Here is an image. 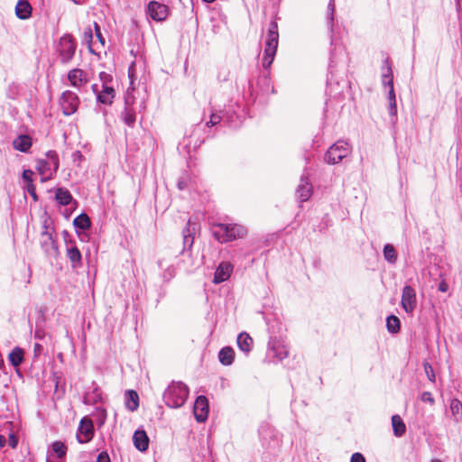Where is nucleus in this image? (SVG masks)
<instances>
[{
  "label": "nucleus",
  "mask_w": 462,
  "mask_h": 462,
  "mask_svg": "<svg viewBox=\"0 0 462 462\" xmlns=\"http://www.w3.org/2000/svg\"><path fill=\"white\" fill-rule=\"evenodd\" d=\"M52 450L59 458H62L67 452L65 444L61 441H55L52 443Z\"/></svg>",
  "instance_id": "36"
},
{
  "label": "nucleus",
  "mask_w": 462,
  "mask_h": 462,
  "mask_svg": "<svg viewBox=\"0 0 462 462\" xmlns=\"http://www.w3.org/2000/svg\"><path fill=\"white\" fill-rule=\"evenodd\" d=\"M233 272V265L228 262H222L217 267L213 282L216 284L226 282L229 279L231 273Z\"/></svg>",
  "instance_id": "18"
},
{
  "label": "nucleus",
  "mask_w": 462,
  "mask_h": 462,
  "mask_svg": "<svg viewBox=\"0 0 462 462\" xmlns=\"http://www.w3.org/2000/svg\"><path fill=\"white\" fill-rule=\"evenodd\" d=\"M235 351L230 346L223 347L218 353L219 362L224 365H230L234 362Z\"/></svg>",
  "instance_id": "25"
},
{
  "label": "nucleus",
  "mask_w": 462,
  "mask_h": 462,
  "mask_svg": "<svg viewBox=\"0 0 462 462\" xmlns=\"http://www.w3.org/2000/svg\"><path fill=\"white\" fill-rule=\"evenodd\" d=\"M145 109V102L143 99L136 100L133 91L128 88L125 96V108L121 112V119L130 127H134L136 122V113H141Z\"/></svg>",
  "instance_id": "2"
},
{
  "label": "nucleus",
  "mask_w": 462,
  "mask_h": 462,
  "mask_svg": "<svg viewBox=\"0 0 462 462\" xmlns=\"http://www.w3.org/2000/svg\"><path fill=\"white\" fill-rule=\"evenodd\" d=\"M351 152V146L347 142L339 140L331 145L325 154V161L329 164L340 162Z\"/></svg>",
  "instance_id": "6"
},
{
  "label": "nucleus",
  "mask_w": 462,
  "mask_h": 462,
  "mask_svg": "<svg viewBox=\"0 0 462 462\" xmlns=\"http://www.w3.org/2000/svg\"><path fill=\"white\" fill-rule=\"evenodd\" d=\"M41 245L43 251L48 254H58V246L52 237L51 233L45 226V230L41 234Z\"/></svg>",
  "instance_id": "16"
},
{
  "label": "nucleus",
  "mask_w": 462,
  "mask_h": 462,
  "mask_svg": "<svg viewBox=\"0 0 462 462\" xmlns=\"http://www.w3.org/2000/svg\"><path fill=\"white\" fill-rule=\"evenodd\" d=\"M99 79L102 82V88H104V86H112L113 77L109 73L105 71L100 72Z\"/></svg>",
  "instance_id": "39"
},
{
  "label": "nucleus",
  "mask_w": 462,
  "mask_h": 462,
  "mask_svg": "<svg viewBox=\"0 0 462 462\" xmlns=\"http://www.w3.org/2000/svg\"><path fill=\"white\" fill-rule=\"evenodd\" d=\"M450 411L453 415H460L462 414V403L458 399H452L450 401Z\"/></svg>",
  "instance_id": "37"
},
{
  "label": "nucleus",
  "mask_w": 462,
  "mask_h": 462,
  "mask_svg": "<svg viewBox=\"0 0 462 462\" xmlns=\"http://www.w3.org/2000/svg\"><path fill=\"white\" fill-rule=\"evenodd\" d=\"M73 223L76 227L80 228L82 230L88 229L91 225L90 219L86 214H80L79 216L75 217Z\"/></svg>",
  "instance_id": "33"
},
{
  "label": "nucleus",
  "mask_w": 462,
  "mask_h": 462,
  "mask_svg": "<svg viewBox=\"0 0 462 462\" xmlns=\"http://www.w3.org/2000/svg\"><path fill=\"white\" fill-rule=\"evenodd\" d=\"M66 255L69 258L73 269H78L82 266L81 253L79 249L71 242L67 244Z\"/></svg>",
  "instance_id": "19"
},
{
  "label": "nucleus",
  "mask_w": 462,
  "mask_h": 462,
  "mask_svg": "<svg viewBox=\"0 0 462 462\" xmlns=\"http://www.w3.org/2000/svg\"><path fill=\"white\" fill-rule=\"evenodd\" d=\"M33 171L32 170H24L23 171V179L28 183H32Z\"/></svg>",
  "instance_id": "43"
},
{
  "label": "nucleus",
  "mask_w": 462,
  "mask_h": 462,
  "mask_svg": "<svg viewBox=\"0 0 462 462\" xmlns=\"http://www.w3.org/2000/svg\"><path fill=\"white\" fill-rule=\"evenodd\" d=\"M56 200L62 206L69 205L72 200L70 192L65 188H59L55 192Z\"/></svg>",
  "instance_id": "29"
},
{
  "label": "nucleus",
  "mask_w": 462,
  "mask_h": 462,
  "mask_svg": "<svg viewBox=\"0 0 462 462\" xmlns=\"http://www.w3.org/2000/svg\"><path fill=\"white\" fill-rule=\"evenodd\" d=\"M8 359L12 365L19 366L23 360V350L20 347L14 348L8 356Z\"/></svg>",
  "instance_id": "30"
},
{
  "label": "nucleus",
  "mask_w": 462,
  "mask_h": 462,
  "mask_svg": "<svg viewBox=\"0 0 462 462\" xmlns=\"http://www.w3.org/2000/svg\"><path fill=\"white\" fill-rule=\"evenodd\" d=\"M116 96V91L113 86H104L102 90L97 93V102L104 105H111Z\"/></svg>",
  "instance_id": "21"
},
{
  "label": "nucleus",
  "mask_w": 462,
  "mask_h": 462,
  "mask_svg": "<svg viewBox=\"0 0 462 462\" xmlns=\"http://www.w3.org/2000/svg\"><path fill=\"white\" fill-rule=\"evenodd\" d=\"M350 462H365V458L361 453L356 452L352 455Z\"/></svg>",
  "instance_id": "46"
},
{
  "label": "nucleus",
  "mask_w": 462,
  "mask_h": 462,
  "mask_svg": "<svg viewBox=\"0 0 462 462\" xmlns=\"http://www.w3.org/2000/svg\"><path fill=\"white\" fill-rule=\"evenodd\" d=\"M386 327L390 333H397L400 330L401 323L398 317L391 315L386 319Z\"/></svg>",
  "instance_id": "32"
},
{
  "label": "nucleus",
  "mask_w": 462,
  "mask_h": 462,
  "mask_svg": "<svg viewBox=\"0 0 462 462\" xmlns=\"http://www.w3.org/2000/svg\"><path fill=\"white\" fill-rule=\"evenodd\" d=\"M6 444V439L3 436V435H0V447L1 448H4Z\"/></svg>",
  "instance_id": "52"
},
{
  "label": "nucleus",
  "mask_w": 462,
  "mask_h": 462,
  "mask_svg": "<svg viewBox=\"0 0 462 462\" xmlns=\"http://www.w3.org/2000/svg\"><path fill=\"white\" fill-rule=\"evenodd\" d=\"M334 11H335L334 0H330L328 3V19L330 20V23H332V21L334 19Z\"/></svg>",
  "instance_id": "47"
},
{
  "label": "nucleus",
  "mask_w": 462,
  "mask_h": 462,
  "mask_svg": "<svg viewBox=\"0 0 462 462\" xmlns=\"http://www.w3.org/2000/svg\"><path fill=\"white\" fill-rule=\"evenodd\" d=\"M147 14L157 22L164 21L169 15V7L157 1H151L147 6Z\"/></svg>",
  "instance_id": "12"
},
{
  "label": "nucleus",
  "mask_w": 462,
  "mask_h": 462,
  "mask_svg": "<svg viewBox=\"0 0 462 462\" xmlns=\"http://www.w3.org/2000/svg\"><path fill=\"white\" fill-rule=\"evenodd\" d=\"M26 190L33 198L34 200H37L35 186L33 185V183H28L26 186Z\"/></svg>",
  "instance_id": "44"
},
{
  "label": "nucleus",
  "mask_w": 462,
  "mask_h": 462,
  "mask_svg": "<svg viewBox=\"0 0 462 462\" xmlns=\"http://www.w3.org/2000/svg\"><path fill=\"white\" fill-rule=\"evenodd\" d=\"M42 350V346L38 343L34 344V351L40 352Z\"/></svg>",
  "instance_id": "54"
},
{
  "label": "nucleus",
  "mask_w": 462,
  "mask_h": 462,
  "mask_svg": "<svg viewBox=\"0 0 462 462\" xmlns=\"http://www.w3.org/2000/svg\"><path fill=\"white\" fill-rule=\"evenodd\" d=\"M175 274H176V270H175L174 266L169 265L163 270L162 276L165 282H169L174 278Z\"/></svg>",
  "instance_id": "38"
},
{
  "label": "nucleus",
  "mask_w": 462,
  "mask_h": 462,
  "mask_svg": "<svg viewBox=\"0 0 462 462\" xmlns=\"http://www.w3.org/2000/svg\"><path fill=\"white\" fill-rule=\"evenodd\" d=\"M448 290V285L446 282H441L439 284V291L446 292Z\"/></svg>",
  "instance_id": "51"
},
{
  "label": "nucleus",
  "mask_w": 462,
  "mask_h": 462,
  "mask_svg": "<svg viewBox=\"0 0 462 462\" xmlns=\"http://www.w3.org/2000/svg\"><path fill=\"white\" fill-rule=\"evenodd\" d=\"M278 42V24L276 22L273 21L269 25L268 33L265 40V47L262 60V65L263 68L268 69L272 65L277 51Z\"/></svg>",
  "instance_id": "4"
},
{
  "label": "nucleus",
  "mask_w": 462,
  "mask_h": 462,
  "mask_svg": "<svg viewBox=\"0 0 462 462\" xmlns=\"http://www.w3.org/2000/svg\"><path fill=\"white\" fill-rule=\"evenodd\" d=\"M222 116L220 113H211L209 121L207 122L206 125L208 127L217 125L221 122Z\"/></svg>",
  "instance_id": "40"
},
{
  "label": "nucleus",
  "mask_w": 462,
  "mask_h": 462,
  "mask_svg": "<svg viewBox=\"0 0 462 462\" xmlns=\"http://www.w3.org/2000/svg\"><path fill=\"white\" fill-rule=\"evenodd\" d=\"M13 146L17 151L27 152L32 147V139L29 135L21 134L13 141Z\"/></svg>",
  "instance_id": "22"
},
{
  "label": "nucleus",
  "mask_w": 462,
  "mask_h": 462,
  "mask_svg": "<svg viewBox=\"0 0 462 462\" xmlns=\"http://www.w3.org/2000/svg\"><path fill=\"white\" fill-rule=\"evenodd\" d=\"M133 442L134 447L143 452L149 447V438L144 430H136L133 436Z\"/></svg>",
  "instance_id": "20"
},
{
  "label": "nucleus",
  "mask_w": 462,
  "mask_h": 462,
  "mask_svg": "<svg viewBox=\"0 0 462 462\" xmlns=\"http://www.w3.org/2000/svg\"><path fill=\"white\" fill-rule=\"evenodd\" d=\"M388 102H389V114L391 116H396L397 114V106H396V97L395 93L393 87H389L388 91Z\"/></svg>",
  "instance_id": "34"
},
{
  "label": "nucleus",
  "mask_w": 462,
  "mask_h": 462,
  "mask_svg": "<svg viewBox=\"0 0 462 462\" xmlns=\"http://www.w3.org/2000/svg\"><path fill=\"white\" fill-rule=\"evenodd\" d=\"M59 169V157L56 152L49 151L46 159H39L36 163V170L41 175L42 181H47L52 178Z\"/></svg>",
  "instance_id": "5"
},
{
  "label": "nucleus",
  "mask_w": 462,
  "mask_h": 462,
  "mask_svg": "<svg viewBox=\"0 0 462 462\" xmlns=\"http://www.w3.org/2000/svg\"><path fill=\"white\" fill-rule=\"evenodd\" d=\"M92 40H93V33H92L91 29L88 28L83 33V42L88 45L90 51H93L92 48H91Z\"/></svg>",
  "instance_id": "42"
},
{
  "label": "nucleus",
  "mask_w": 462,
  "mask_h": 462,
  "mask_svg": "<svg viewBox=\"0 0 462 462\" xmlns=\"http://www.w3.org/2000/svg\"><path fill=\"white\" fill-rule=\"evenodd\" d=\"M193 412L199 422H203L207 420L208 415V401L205 396L200 395L196 399Z\"/></svg>",
  "instance_id": "14"
},
{
  "label": "nucleus",
  "mask_w": 462,
  "mask_h": 462,
  "mask_svg": "<svg viewBox=\"0 0 462 462\" xmlns=\"http://www.w3.org/2000/svg\"><path fill=\"white\" fill-rule=\"evenodd\" d=\"M421 401L425 402L434 403V398L430 392H424L421 394Z\"/></svg>",
  "instance_id": "45"
},
{
  "label": "nucleus",
  "mask_w": 462,
  "mask_h": 462,
  "mask_svg": "<svg viewBox=\"0 0 462 462\" xmlns=\"http://www.w3.org/2000/svg\"><path fill=\"white\" fill-rule=\"evenodd\" d=\"M125 406L131 411H134L139 407V396L134 390H128L125 393Z\"/></svg>",
  "instance_id": "26"
},
{
  "label": "nucleus",
  "mask_w": 462,
  "mask_h": 462,
  "mask_svg": "<svg viewBox=\"0 0 462 462\" xmlns=\"http://www.w3.org/2000/svg\"><path fill=\"white\" fill-rule=\"evenodd\" d=\"M76 42L71 35L65 34L60 39L58 51L61 62L68 63L72 60L76 51Z\"/></svg>",
  "instance_id": "8"
},
{
  "label": "nucleus",
  "mask_w": 462,
  "mask_h": 462,
  "mask_svg": "<svg viewBox=\"0 0 462 462\" xmlns=\"http://www.w3.org/2000/svg\"><path fill=\"white\" fill-rule=\"evenodd\" d=\"M4 366V361L2 359H0V368H2Z\"/></svg>",
  "instance_id": "58"
},
{
  "label": "nucleus",
  "mask_w": 462,
  "mask_h": 462,
  "mask_svg": "<svg viewBox=\"0 0 462 462\" xmlns=\"http://www.w3.org/2000/svg\"><path fill=\"white\" fill-rule=\"evenodd\" d=\"M158 265H159L161 268H162V267H163V266H162V260H160V261L158 262Z\"/></svg>",
  "instance_id": "57"
},
{
  "label": "nucleus",
  "mask_w": 462,
  "mask_h": 462,
  "mask_svg": "<svg viewBox=\"0 0 462 462\" xmlns=\"http://www.w3.org/2000/svg\"><path fill=\"white\" fill-rule=\"evenodd\" d=\"M94 436V426L90 419L84 417L79 422V427L77 432V440L79 443L89 442Z\"/></svg>",
  "instance_id": "10"
},
{
  "label": "nucleus",
  "mask_w": 462,
  "mask_h": 462,
  "mask_svg": "<svg viewBox=\"0 0 462 462\" xmlns=\"http://www.w3.org/2000/svg\"><path fill=\"white\" fill-rule=\"evenodd\" d=\"M213 236L220 243H227L244 237L247 230L237 224H217L212 230Z\"/></svg>",
  "instance_id": "3"
},
{
  "label": "nucleus",
  "mask_w": 462,
  "mask_h": 462,
  "mask_svg": "<svg viewBox=\"0 0 462 462\" xmlns=\"http://www.w3.org/2000/svg\"><path fill=\"white\" fill-rule=\"evenodd\" d=\"M253 343V338L245 332L240 333L237 337V346L245 354L252 350Z\"/></svg>",
  "instance_id": "23"
},
{
  "label": "nucleus",
  "mask_w": 462,
  "mask_h": 462,
  "mask_svg": "<svg viewBox=\"0 0 462 462\" xmlns=\"http://www.w3.org/2000/svg\"><path fill=\"white\" fill-rule=\"evenodd\" d=\"M383 256H384V259L391 263H394L396 262V260H397L396 251L392 245L387 244L384 245Z\"/></svg>",
  "instance_id": "35"
},
{
  "label": "nucleus",
  "mask_w": 462,
  "mask_h": 462,
  "mask_svg": "<svg viewBox=\"0 0 462 462\" xmlns=\"http://www.w3.org/2000/svg\"><path fill=\"white\" fill-rule=\"evenodd\" d=\"M15 14L20 19L29 18L32 14V6L29 2L20 0L15 6Z\"/></svg>",
  "instance_id": "24"
},
{
  "label": "nucleus",
  "mask_w": 462,
  "mask_h": 462,
  "mask_svg": "<svg viewBox=\"0 0 462 462\" xmlns=\"http://www.w3.org/2000/svg\"><path fill=\"white\" fill-rule=\"evenodd\" d=\"M59 105L63 115L69 116L77 112L79 106V98L73 91L66 90L60 95Z\"/></svg>",
  "instance_id": "7"
},
{
  "label": "nucleus",
  "mask_w": 462,
  "mask_h": 462,
  "mask_svg": "<svg viewBox=\"0 0 462 462\" xmlns=\"http://www.w3.org/2000/svg\"><path fill=\"white\" fill-rule=\"evenodd\" d=\"M178 187H179V189H184V187H185V185H184L183 181L180 180V181L178 182Z\"/></svg>",
  "instance_id": "55"
},
{
  "label": "nucleus",
  "mask_w": 462,
  "mask_h": 462,
  "mask_svg": "<svg viewBox=\"0 0 462 462\" xmlns=\"http://www.w3.org/2000/svg\"><path fill=\"white\" fill-rule=\"evenodd\" d=\"M101 393L97 388H95L93 392H88L84 395V403L87 405H93L101 401Z\"/></svg>",
  "instance_id": "31"
},
{
  "label": "nucleus",
  "mask_w": 462,
  "mask_h": 462,
  "mask_svg": "<svg viewBox=\"0 0 462 462\" xmlns=\"http://www.w3.org/2000/svg\"><path fill=\"white\" fill-rule=\"evenodd\" d=\"M312 195V185L307 176H301L300 184L296 189V196L300 202L310 199Z\"/></svg>",
  "instance_id": "17"
},
{
  "label": "nucleus",
  "mask_w": 462,
  "mask_h": 462,
  "mask_svg": "<svg viewBox=\"0 0 462 462\" xmlns=\"http://www.w3.org/2000/svg\"><path fill=\"white\" fill-rule=\"evenodd\" d=\"M67 78L69 85L79 90L85 87L89 81L88 73L78 68L70 69L68 72Z\"/></svg>",
  "instance_id": "11"
},
{
  "label": "nucleus",
  "mask_w": 462,
  "mask_h": 462,
  "mask_svg": "<svg viewBox=\"0 0 462 462\" xmlns=\"http://www.w3.org/2000/svg\"><path fill=\"white\" fill-rule=\"evenodd\" d=\"M383 63L384 66L383 67L382 83L384 87H393V79L391 64L388 60H385Z\"/></svg>",
  "instance_id": "27"
},
{
  "label": "nucleus",
  "mask_w": 462,
  "mask_h": 462,
  "mask_svg": "<svg viewBox=\"0 0 462 462\" xmlns=\"http://www.w3.org/2000/svg\"><path fill=\"white\" fill-rule=\"evenodd\" d=\"M203 1H204V2H206V3H212V2H214L215 0H203Z\"/></svg>",
  "instance_id": "59"
},
{
  "label": "nucleus",
  "mask_w": 462,
  "mask_h": 462,
  "mask_svg": "<svg viewBox=\"0 0 462 462\" xmlns=\"http://www.w3.org/2000/svg\"><path fill=\"white\" fill-rule=\"evenodd\" d=\"M95 29H96V35H97V37L101 42L102 45H104L105 44V41H104V39L102 37V34H101V32H100V28H99V26L97 23H95Z\"/></svg>",
  "instance_id": "50"
},
{
  "label": "nucleus",
  "mask_w": 462,
  "mask_h": 462,
  "mask_svg": "<svg viewBox=\"0 0 462 462\" xmlns=\"http://www.w3.org/2000/svg\"><path fill=\"white\" fill-rule=\"evenodd\" d=\"M35 337H39V338L41 337V334H40V332H39V331H36V332H35Z\"/></svg>",
  "instance_id": "56"
},
{
  "label": "nucleus",
  "mask_w": 462,
  "mask_h": 462,
  "mask_svg": "<svg viewBox=\"0 0 462 462\" xmlns=\"http://www.w3.org/2000/svg\"><path fill=\"white\" fill-rule=\"evenodd\" d=\"M197 224L192 222L190 219L188 221L187 226L182 231L183 236V250L182 254H187L190 256V249L194 243V234L196 231Z\"/></svg>",
  "instance_id": "13"
},
{
  "label": "nucleus",
  "mask_w": 462,
  "mask_h": 462,
  "mask_svg": "<svg viewBox=\"0 0 462 462\" xmlns=\"http://www.w3.org/2000/svg\"><path fill=\"white\" fill-rule=\"evenodd\" d=\"M92 91L97 96V93L101 90L98 89V86L97 84H93L91 86Z\"/></svg>",
  "instance_id": "53"
},
{
  "label": "nucleus",
  "mask_w": 462,
  "mask_h": 462,
  "mask_svg": "<svg viewBox=\"0 0 462 462\" xmlns=\"http://www.w3.org/2000/svg\"><path fill=\"white\" fill-rule=\"evenodd\" d=\"M268 345L270 352L278 360L281 361L288 356V347L282 340L277 337H272Z\"/></svg>",
  "instance_id": "15"
},
{
  "label": "nucleus",
  "mask_w": 462,
  "mask_h": 462,
  "mask_svg": "<svg viewBox=\"0 0 462 462\" xmlns=\"http://www.w3.org/2000/svg\"><path fill=\"white\" fill-rule=\"evenodd\" d=\"M430 462H441L439 459H432Z\"/></svg>",
  "instance_id": "60"
},
{
  "label": "nucleus",
  "mask_w": 462,
  "mask_h": 462,
  "mask_svg": "<svg viewBox=\"0 0 462 462\" xmlns=\"http://www.w3.org/2000/svg\"><path fill=\"white\" fill-rule=\"evenodd\" d=\"M97 462H111L110 457L106 452H101L97 458Z\"/></svg>",
  "instance_id": "48"
},
{
  "label": "nucleus",
  "mask_w": 462,
  "mask_h": 462,
  "mask_svg": "<svg viewBox=\"0 0 462 462\" xmlns=\"http://www.w3.org/2000/svg\"><path fill=\"white\" fill-rule=\"evenodd\" d=\"M392 426L393 434L396 437H402L406 431V426L399 415H393L392 417Z\"/></svg>",
  "instance_id": "28"
},
{
  "label": "nucleus",
  "mask_w": 462,
  "mask_h": 462,
  "mask_svg": "<svg viewBox=\"0 0 462 462\" xmlns=\"http://www.w3.org/2000/svg\"><path fill=\"white\" fill-rule=\"evenodd\" d=\"M401 305L408 314L412 313L417 307L416 291L410 285H406L402 289Z\"/></svg>",
  "instance_id": "9"
},
{
  "label": "nucleus",
  "mask_w": 462,
  "mask_h": 462,
  "mask_svg": "<svg viewBox=\"0 0 462 462\" xmlns=\"http://www.w3.org/2000/svg\"><path fill=\"white\" fill-rule=\"evenodd\" d=\"M17 443H18V440H17L16 437L14 434H10L9 439H8L9 446L11 448H16Z\"/></svg>",
  "instance_id": "49"
},
{
  "label": "nucleus",
  "mask_w": 462,
  "mask_h": 462,
  "mask_svg": "<svg viewBox=\"0 0 462 462\" xmlns=\"http://www.w3.org/2000/svg\"><path fill=\"white\" fill-rule=\"evenodd\" d=\"M189 388L182 382H172L163 393V401L170 408H180L184 405L189 396Z\"/></svg>",
  "instance_id": "1"
},
{
  "label": "nucleus",
  "mask_w": 462,
  "mask_h": 462,
  "mask_svg": "<svg viewBox=\"0 0 462 462\" xmlns=\"http://www.w3.org/2000/svg\"><path fill=\"white\" fill-rule=\"evenodd\" d=\"M423 366H424V370H425L428 379L430 382H435L436 376H435V373H434V370H433V367L431 366V365L428 362H425L423 364Z\"/></svg>",
  "instance_id": "41"
}]
</instances>
